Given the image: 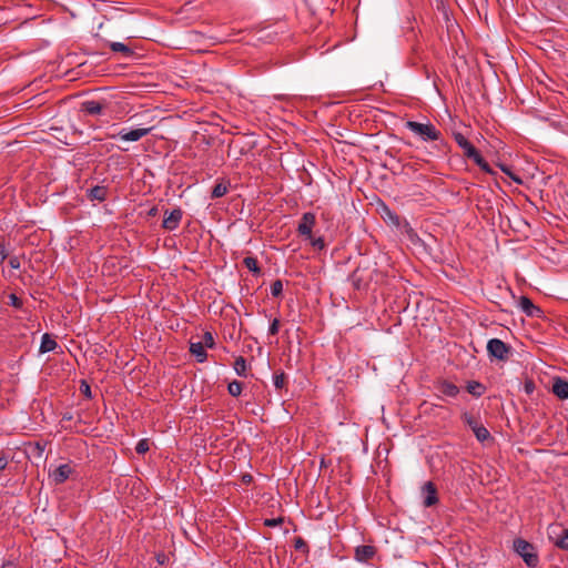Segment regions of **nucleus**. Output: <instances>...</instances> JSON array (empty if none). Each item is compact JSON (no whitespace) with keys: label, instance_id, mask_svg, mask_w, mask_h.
Wrapping results in <instances>:
<instances>
[{"label":"nucleus","instance_id":"nucleus-1","mask_svg":"<svg viewBox=\"0 0 568 568\" xmlns=\"http://www.w3.org/2000/svg\"><path fill=\"white\" fill-rule=\"evenodd\" d=\"M456 143L463 149L464 155L473 160L484 172L495 174L488 162L481 156L480 152L465 138L464 134L454 133Z\"/></svg>","mask_w":568,"mask_h":568},{"label":"nucleus","instance_id":"nucleus-2","mask_svg":"<svg viewBox=\"0 0 568 568\" xmlns=\"http://www.w3.org/2000/svg\"><path fill=\"white\" fill-rule=\"evenodd\" d=\"M513 546L515 552L523 558L528 567L535 568L538 566L539 556L536 547L531 542L523 538H516Z\"/></svg>","mask_w":568,"mask_h":568},{"label":"nucleus","instance_id":"nucleus-3","mask_svg":"<svg viewBox=\"0 0 568 568\" xmlns=\"http://www.w3.org/2000/svg\"><path fill=\"white\" fill-rule=\"evenodd\" d=\"M405 126L420 136L423 141H437L440 138V131H438L432 123H419L416 121H407Z\"/></svg>","mask_w":568,"mask_h":568},{"label":"nucleus","instance_id":"nucleus-4","mask_svg":"<svg viewBox=\"0 0 568 568\" xmlns=\"http://www.w3.org/2000/svg\"><path fill=\"white\" fill-rule=\"evenodd\" d=\"M462 420L474 432L480 443L490 438L488 429L478 422V418L474 414L468 412L463 413Z\"/></svg>","mask_w":568,"mask_h":568},{"label":"nucleus","instance_id":"nucleus-5","mask_svg":"<svg viewBox=\"0 0 568 568\" xmlns=\"http://www.w3.org/2000/svg\"><path fill=\"white\" fill-rule=\"evenodd\" d=\"M487 352L490 356L505 362L511 355V347L499 338H491L487 343Z\"/></svg>","mask_w":568,"mask_h":568},{"label":"nucleus","instance_id":"nucleus-6","mask_svg":"<svg viewBox=\"0 0 568 568\" xmlns=\"http://www.w3.org/2000/svg\"><path fill=\"white\" fill-rule=\"evenodd\" d=\"M316 224L315 214L312 212H306L302 215L298 225H297V234L304 240H312L313 227Z\"/></svg>","mask_w":568,"mask_h":568},{"label":"nucleus","instance_id":"nucleus-7","mask_svg":"<svg viewBox=\"0 0 568 568\" xmlns=\"http://www.w3.org/2000/svg\"><path fill=\"white\" fill-rule=\"evenodd\" d=\"M372 276L368 267L357 266L349 275V281L356 290L365 288L371 282Z\"/></svg>","mask_w":568,"mask_h":568},{"label":"nucleus","instance_id":"nucleus-8","mask_svg":"<svg viewBox=\"0 0 568 568\" xmlns=\"http://www.w3.org/2000/svg\"><path fill=\"white\" fill-rule=\"evenodd\" d=\"M151 128H139L130 131L123 129L118 134H111L110 138L115 139L116 136H119L123 141L135 142L148 135L151 132Z\"/></svg>","mask_w":568,"mask_h":568},{"label":"nucleus","instance_id":"nucleus-9","mask_svg":"<svg viewBox=\"0 0 568 568\" xmlns=\"http://www.w3.org/2000/svg\"><path fill=\"white\" fill-rule=\"evenodd\" d=\"M72 473V467L69 464H63L51 471L49 476L55 485H61L69 479Z\"/></svg>","mask_w":568,"mask_h":568},{"label":"nucleus","instance_id":"nucleus-10","mask_svg":"<svg viewBox=\"0 0 568 568\" xmlns=\"http://www.w3.org/2000/svg\"><path fill=\"white\" fill-rule=\"evenodd\" d=\"M423 494H424L423 505L425 507H432L438 503L437 487L433 481H427L424 484Z\"/></svg>","mask_w":568,"mask_h":568},{"label":"nucleus","instance_id":"nucleus-11","mask_svg":"<svg viewBox=\"0 0 568 568\" xmlns=\"http://www.w3.org/2000/svg\"><path fill=\"white\" fill-rule=\"evenodd\" d=\"M182 215L183 212L180 207L172 210L168 215L165 214L162 222V227L168 231L175 230L182 220Z\"/></svg>","mask_w":568,"mask_h":568},{"label":"nucleus","instance_id":"nucleus-12","mask_svg":"<svg viewBox=\"0 0 568 568\" xmlns=\"http://www.w3.org/2000/svg\"><path fill=\"white\" fill-rule=\"evenodd\" d=\"M376 548L371 545H361L355 548L354 558L361 562L369 561L376 555Z\"/></svg>","mask_w":568,"mask_h":568},{"label":"nucleus","instance_id":"nucleus-13","mask_svg":"<svg viewBox=\"0 0 568 568\" xmlns=\"http://www.w3.org/2000/svg\"><path fill=\"white\" fill-rule=\"evenodd\" d=\"M105 109V103L97 100H88L81 103V111L89 115H99Z\"/></svg>","mask_w":568,"mask_h":568},{"label":"nucleus","instance_id":"nucleus-14","mask_svg":"<svg viewBox=\"0 0 568 568\" xmlns=\"http://www.w3.org/2000/svg\"><path fill=\"white\" fill-rule=\"evenodd\" d=\"M438 392L447 397H456L459 394V387L447 379H440L435 384Z\"/></svg>","mask_w":568,"mask_h":568},{"label":"nucleus","instance_id":"nucleus-15","mask_svg":"<svg viewBox=\"0 0 568 568\" xmlns=\"http://www.w3.org/2000/svg\"><path fill=\"white\" fill-rule=\"evenodd\" d=\"M519 306L523 310V312L526 313L527 316H538L542 314V311L536 306L532 301L527 296H521L519 298Z\"/></svg>","mask_w":568,"mask_h":568},{"label":"nucleus","instance_id":"nucleus-16","mask_svg":"<svg viewBox=\"0 0 568 568\" xmlns=\"http://www.w3.org/2000/svg\"><path fill=\"white\" fill-rule=\"evenodd\" d=\"M552 393L560 399L568 398V382L556 377L552 383Z\"/></svg>","mask_w":568,"mask_h":568},{"label":"nucleus","instance_id":"nucleus-17","mask_svg":"<svg viewBox=\"0 0 568 568\" xmlns=\"http://www.w3.org/2000/svg\"><path fill=\"white\" fill-rule=\"evenodd\" d=\"M190 353L199 363H204L207 359V353L202 342H190Z\"/></svg>","mask_w":568,"mask_h":568},{"label":"nucleus","instance_id":"nucleus-18","mask_svg":"<svg viewBox=\"0 0 568 568\" xmlns=\"http://www.w3.org/2000/svg\"><path fill=\"white\" fill-rule=\"evenodd\" d=\"M108 189L103 185H95L88 190V197L91 201L103 202L106 199Z\"/></svg>","mask_w":568,"mask_h":568},{"label":"nucleus","instance_id":"nucleus-19","mask_svg":"<svg viewBox=\"0 0 568 568\" xmlns=\"http://www.w3.org/2000/svg\"><path fill=\"white\" fill-rule=\"evenodd\" d=\"M57 347L58 343L48 333L43 334L39 352L48 353L54 351Z\"/></svg>","mask_w":568,"mask_h":568},{"label":"nucleus","instance_id":"nucleus-20","mask_svg":"<svg viewBox=\"0 0 568 568\" xmlns=\"http://www.w3.org/2000/svg\"><path fill=\"white\" fill-rule=\"evenodd\" d=\"M109 47L113 52H119L124 58H129L133 54V50L129 45H126L125 43H122V42H110Z\"/></svg>","mask_w":568,"mask_h":568},{"label":"nucleus","instance_id":"nucleus-21","mask_svg":"<svg viewBox=\"0 0 568 568\" xmlns=\"http://www.w3.org/2000/svg\"><path fill=\"white\" fill-rule=\"evenodd\" d=\"M466 389L473 396L480 397L485 393L486 387L479 382L471 381L467 383Z\"/></svg>","mask_w":568,"mask_h":568},{"label":"nucleus","instance_id":"nucleus-22","mask_svg":"<svg viewBox=\"0 0 568 568\" xmlns=\"http://www.w3.org/2000/svg\"><path fill=\"white\" fill-rule=\"evenodd\" d=\"M234 371L239 376L246 377V361L243 356H239L234 361Z\"/></svg>","mask_w":568,"mask_h":568},{"label":"nucleus","instance_id":"nucleus-23","mask_svg":"<svg viewBox=\"0 0 568 568\" xmlns=\"http://www.w3.org/2000/svg\"><path fill=\"white\" fill-rule=\"evenodd\" d=\"M243 264L245 265L246 268H248L252 273L258 275L261 274V268L258 266V262L255 257L253 256H246L244 257L243 260Z\"/></svg>","mask_w":568,"mask_h":568},{"label":"nucleus","instance_id":"nucleus-24","mask_svg":"<svg viewBox=\"0 0 568 568\" xmlns=\"http://www.w3.org/2000/svg\"><path fill=\"white\" fill-rule=\"evenodd\" d=\"M227 390L231 396L237 397L241 395V393L243 390V383L239 382V381H233V382L229 383Z\"/></svg>","mask_w":568,"mask_h":568},{"label":"nucleus","instance_id":"nucleus-25","mask_svg":"<svg viewBox=\"0 0 568 568\" xmlns=\"http://www.w3.org/2000/svg\"><path fill=\"white\" fill-rule=\"evenodd\" d=\"M555 545L562 550H568V529L562 530V532L556 538Z\"/></svg>","mask_w":568,"mask_h":568},{"label":"nucleus","instance_id":"nucleus-26","mask_svg":"<svg viewBox=\"0 0 568 568\" xmlns=\"http://www.w3.org/2000/svg\"><path fill=\"white\" fill-rule=\"evenodd\" d=\"M294 548L296 551H301L304 555H308V552H310V547H308L307 542L302 537H296L294 539Z\"/></svg>","mask_w":568,"mask_h":568},{"label":"nucleus","instance_id":"nucleus-27","mask_svg":"<svg viewBox=\"0 0 568 568\" xmlns=\"http://www.w3.org/2000/svg\"><path fill=\"white\" fill-rule=\"evenodd\" d=\"M226 193H227V186L223 183H217L214 185V187L212 190L211 197L212 199L222 197Z\"/></svg>","mask_w":568,"mask_h":568},{"label":"nucleus","instance_id":"nucleus-28","mask_svg":"<svg viewBox=\"0 0 568 568\" xmlns=\"http://www.w3.org/2000/svg\"><path fill=\"white\" fill-rule=\"evenodd\" d=\"M286 384V375L284 372H276L274 374V386L276 389H282Z\"/></svg>","mask_w":568,"mask_h":568},{"label":"nucleus","instance_id":"nucleus-29","mask_svg":"<svg viewBox=\"0 0 568 568\" xmlns=\"http://www.w3.org/2000/svg\"><path fill=\"white\" fill-rule=\"evenodd\" d=\"M283 292V283L281 280H276L271 284V294L274 297H278L282 295Z\"/></svg>","mask_w":568,"mask_h":568},{"label":"nucleus","instance_id":"nucleus-30","mask_svg":"<svg viewBox=\"0 0 568 568\" xmlns=\"http://www.w3.org/2000/svg\"><path fill=\"white\" fill-rule=\"evenodd\" d=\"M150 449L149 440L148 439H141L138 442L135 446V452L140 455L145 454Z\"/></svg>","mask_w":568,"mask_h":568},{"label":"nucleus","instance_id":"nucleus-31","mask_svg":"<svg viewBox=\"0 0 568 568\" xmlns=\"http://www.w3.org/2000/svg\"><path fill=\"white\" fill-rule=\"evenodd\" d=\"M204 347L213 348L215 346V341L211 332H205L203 335V341H201Z\"/></svg>","mask_w":568,"mask_h":568},{"label":"nucleus","instance_id":"nucleus-32","mask_svg":"<svg viewBox=\"0 0 568 568\" xmlns=\"http://www.w3.org/2000/svg\"><path fill=\"white\" fill-rule=\"evenodd\" d=\"M308 241H310L311 245L318 251H322L325 247V241L322 236L314 237L312 235V240H308Z\"/></svg>","mask_w":568,"mask_h":568},{"label":"nucleus","instance_id":"nucleus-33","mask_svg":"<svg viewBox=\"0 0 568 568\" xmlns=\"http://www.w3.org/2000/svg\"><path fill=\"white\" fill-rule=\"evenodd\" d=\"M9 304L16 308H21L23 305V302L20 297H18L16 294L12 293L9 295Z\"/></svg>","mask_w":568,"mask_h":568},{"label":"nucleus","instance_id":"nucleus-34","mask_svg":"<svg viewBox=\"0 0 568 568\" xmlns=\"http://www.w3.org/2000/svg\"><path fill=\"white\" fill-rule=\"evenodd\" d=\"M281 322L278 318H274L268 327V334L270 335H276L280 331Z\"/></svg>","mask_w":568,"mask_h":568},{"label":"nucleus","instance_id":"nucleus-35","mask_svg":"<svg viewBox=\"0 0 568 568\" xmlns=\"http://www.w3.org/2000/svg\"><path fill=\"white\" fill-rule=\"evenodd\" d=\"M500 169H501L503 172H505L507 175H509L513 179V181H515L516 183H518V184L523 183V180L519 176H517L516 174H514L509 170L508 166L500 164Z\"/></svg>","mask_w":568,"mask_h":568},{"label":"nucleus","instance_id":"nucleus-36","mask_svg":"<svg viewBox=\"0 0 568 568\" xmlns=\"http://www.w3.org/2000/svg\"><path fill=\"white\" fill-rule=\"evenodd\" d=\"M283 521H284L283 517L270 518V519L264 520V525L267 527H276V526H280L281 524H283Z\"/></svg>","mask_w":568,"mask_h":568},{"label":"nucleus","instance_id":"nucleus-37","mask_svg":"<svg viewBox=\"0 0 568 568\" xmlns=\"http://www.w3.org/2000/svg\"><path fill=\"white\" fill-rule=\"evenodd\" d=\"M9 464V457L4 454V452L0 453V471L4 470Z\"/></svg>","mask_w":568,"mask_h":568},{"label":"nucleus","instance_id":"nucleus-38","mask_svg":"<svg viewBox=\"0 0 568 568\" xmlns=\"http://www.w3.org/2000/svg\"><path fill=\"white\" fill-rule=\"evenodd\" d=\"M9 265L14 268V270H18L20 268L21 266V263H20V257L19 256H11L9 258Z\"/></svg>","mask_w":568,"mask_h":568},{"label":"nucleus","instance_id":"nucleus-39","mask_svg":"<svg viewBox=\"0 0 568 568\" xmlns=\"http://www.w3.org/2000/svg\"><path fill=\"white\" fill-rule=\"evenodd\" d=\"M7 256H8V253H7L6 246L2 242H0V264H2L4 262Z\"/></svg>","mask_w":568,"mask_h":568},{"label":"nucleus","instance_id":"nucleus-40","mask_svg":"<svg viewBox=\"0 0 568 568\" xmlns=\"http://www.w3.org/2000/svg\"><path fill=\"white\" fill-rule=\"evenodd\" d=\"M387 215L389 217V220L392 221L393 224H395L396 226L399 225V216L392 213L390 211L387 210Z\"/></svg>","mask_w":568,"mask_h":568},{"label":"nucleus","instance_id":"nucleus-41","mask_svg":"<svg viewBox=\"0 0 568 568\" xmlns=\"http://www.w3.org/2000/svg\"><path fill=\"white\" fill-rule=\"evenodd\" d=\"M81 392L87 396V397H91V388L90 386L83 382L82 385H81Z\"/></svg>","mask_w":568,"mask_h":568},{"label":"nucleus","instance_id":"nucleus-42","mask_svg":"<svg viewBox=\"0 0 568 568\" xmlns=\"http://www.w3.org/2000/svg\"><path fill=\"white\" fill-rule=\"evenodd\" d=\"M1 568H18V565L13 560H6Z\"/></svg>","mask_w":568,"mask_h":568},{"label":"nucleus","instance_id":"nucleus-43","mask_svg":"<svg viewBox=\"0 0 568 568\" xmlns=\"http://www.w3.org/2000/svg\"><path fill=\"white\" fill-rule=\"evenodd\" d=\"M166 559H168V557H166V555H164V554H159V555L156 556V560H158V562H159L160 565H163V564L166 561Z\"/></svg>","mask_w":568,"mask_h":568},{"label":"nucleus","instance_id":"nucleus-44","mask_svg":"<svg viewBox=\"0 0 568 568\" xmlns=\"http://www.w3.org/2000/svg\"><path fill=\"white\" fill-rule=\"evenodd\" d=\"M525 389L527 393H531L534 389V384L531 382L525 384Z\"/></svg>","mask_w":568,"mask_h":568},{"label":"nucleus","instance_id":"nucleus-45","mask_svg":"<svg viewBox=\"0 0 568 568\" xmlns=\"http://www.w3.org/2000/svg\"><path fill=\"white\" fill-rule=\"evenodd\" d=\"M158 214V207L156 206H153L149 210V213L148 215L150 216H155Z\"/></svg>","mask_w":568,"mask_h":568},{"label":"nucleus","instance_id":"nucleus-46","mask_svg":"<svg viewBox=\"0 0 568 568\" xmlns=\"http://www.w3.org/2000/svg\"><path fill=\"white\" fill-rule=\"evenodd\" d=\"M72 418H73V416L70 413H65L62 416V420H71Z\"/></svg>","mask_w":568,"mask_h":568},{"label":"nucleus","instance_id":"nucleus-47","mask_svg":"<svg viewBox=\"0 0 568 568\" xmlns=\"http://www.w3.org/2000/svg\"><path fill=\"white\" fill-rule=\"evenodd\" d=\"M37 447H38V449L43 450V447H42V446H40V444H39V443L37 444Z\"/></svg>","mask_w":568,"mask_h":568},{"label":"nucleus","instance_id":"nucleus-48","mask_svg":"<svg viewBox=\"0 0 568 568\" xmlns=\"http://www.w3.org/2000/svg\"><path fill=\"white\" fill-rule=\"evenodd\" d=\"M251 479H252V476H250V475L247 477H245V480H251Z\"/></svg>","mask_w":568,"mask_h":568},{"label":"nucleus","instance_id":"nucleus-49","mask_svg":"<svg viewBox=\"0 0 568 568\" xmlns=\"http://www.w3.org/2000/svg\"><path fill=\"white\" fill-rule=\"evenodd\" d=\"M251 479H252V476H250V475L247 477H245V480H251Z\"/></svg>","mask_w":568,"mask_h":568}]
</instances>
